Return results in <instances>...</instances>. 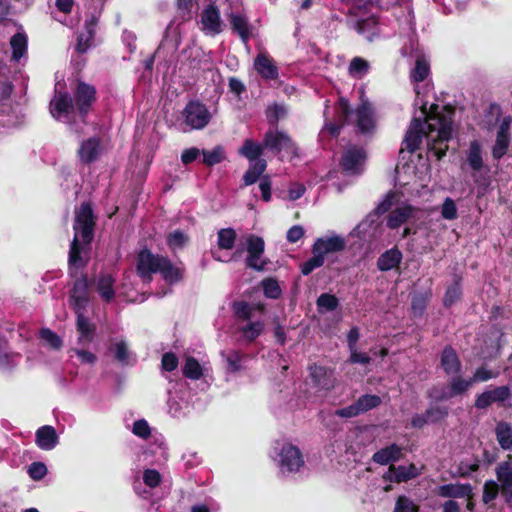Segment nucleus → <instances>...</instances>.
<instances>
[{
	"mask_svg": "<svg viewBox=\"0 0 512 512\" xmlns=\"http://www.w3.org/2000/svg\"><path fill=\"white\" fill-rule=\"evenodd\" d=\"M287 108L282 104H274L267 109V119L271 124H276L287 115Z\"/></svg>",
	"mask_w": 512,
	"mask_h": 512,
	"instance_id": "8fccbe9b",
	"label": "nucleus"
},
{
	"mask_svg": "<svg viewBox=\"0 0 512 512\" xmlns=\"http://www.w3.org/2000/svg\"><path fill=\"white\" fill-rule=\"evenodd\" d=\"M350 357L349 362L352 364H369L371 362V357L364 352H358L356 348L350 349Z\"/></svg>",
	"mask_w": 512,
	"mask_h": 512,
	"instance_id": "338daca9",
	"label": "nucleus"
},
{
	"mask_svg": "<svg viewBox=\"0 0 512 512\" xmlns=\"http://www.w3.org/2000/svg\"><path fill=\"white\" fill-rule=\"evenodd\" d=\"M114 279L111 275L103 274L97 280V291L101 298L107 302L114 298L115 292L113 289Z\"/></svg>",
	"mask_w": 512,
	"mask_h": 512,
	"instance_id": "72a5a7b5",
	"label": "nucleus"
},
{
	"mask_svg": "<svg viewBox=\"0 0 512 512\" xmlns=\"http://www.w3.org/2000/svg\"><path fill=\"white\" fill-rule=\"evenodd\" d=\"M35 442L42 450H52L58 444V435L54 427L45 425L36 431Z\"/></svg>",
	"mask_w": 512,
	"mask_h": 512,
	"instance_id": "b1692460",
	"label": "nucleus"
},
{
	"mask_svg": "<svg viewBox=\"0 0 512 512\" xmlns=\"http://www.w3.org/2000/svg\"><path fill=\"white\" fill-rule=\"evenodd\" d=\"M496 436L500 446L505 450H512V425L500 422L496 426Z\"/></svg>",
	"mask_w": 512,
	"mask_h": 512,
	"instance_id": "f704fd0d",
	"label": "nucleus"
},
{
	"mask_svg": "<svg viewBox=\"0 0 512 512\" xmlns=\"http://www.w3.org/2000/svg\"><path fill=\"white\" fill-rule=\"evenodd\" d=\"M96 100L93 86L80 82L75 90V106L81 115H85Z\"/></svg>",
	"mask_w": 512,
	"mask_h": 512,
	"instance_id": "dca6fc26",
	"label": "nucleus"
},
{
	"mask_svg": "<svg viewBox=\"0 0 512 512\" xmlns=\"http://www.w3.org/2000/svg\"><path fill=\"white\" fill-rule=\"evenodd\" d=\"M441 215L444 219L453 220L457 217V207L451 198H446L441 209Z\"/></svg>",
	"mask_w": 512,
	"mask_h": 512,
	"instance_id": "13d9d810",
	"label": "nucleus"
},
{
	"mask_svg": "<svg viewBox=\"0 0 512 512\" xmlns=\"http://www.w3.org/2000/svg\"><path fill=\"white\" fill-rule=\"evenodd\" d=\"M273 459L282 474L296 473L304 466L300 449L291 443L277 444L274 447Z\"/></svg>",
	"mask_w": 512,
	"mask_h": 512,
	"instance_id": "423d86ee",
	"label": "nucleus"
},
{
	"mask_svg": "<svg viewBox=\"0 0 512 512\" xmlns=\"http://www.w3.org/2000/svg\"><path fill=\"white\" fill-rule=\"evenodd\" d=\"M509 146V137L506 136H497L496 142L493 147V157L495 159H500L502 156H504L507 152Z\"/></svg>",
	"mask_w": 512,
	"mask_h": 512,
	"instance_id": "4d7b16f0",
	"label": "nucleus"
},
{
	"mask_svg": "<svg viewBox=\"0 0 512 512\" xmlns=\"http://www.w3.org/2000/svg\"><path fill=\"white\" fill-rule=\"evenodd\" d=\"M497 478L502 492L512 496V462H503L497 467Z\"/></svg>",
	"mask_w": 512,
	"mask_h": 512,
	"instance_id": "c85d7f7f",
	"label": "nucleus"
},
{
	"mask_svg": "<svg viewBox=\"0 0 512 512\" xmlns=\"http://www.w3.org/2000/svg\"><path fill=\"white\" fill-rule=\"evenodd\" d=\"M137 271L141 278L149 282L151 274L159 272L163 279L173 284L182 277V269L171 263L169 259L160 255H154L148 250H143L138 255Z\"/></svg>",
	"mask_w": 512,
	"mask_h": 512,
	"instance_id": "7ed1b4c3",
	"label": "nucleus"
},
{
	"mask_svg": "<svg viewBox=\"0 0 512 512\" xmlns=\"http://www.w3.org/2000/svg\"><path fill=\"white\" fill-rule=\"evenodd\" d=\"M336 111L340 123L350 122L354 116L356 126L363 133L370 132L375 126L374 112L368 101H362L357 110L352 111L348 101L341 98L337 103Z\"/></svg>",
	"mask_w": 512,
	"mask_h": 512,
	"instance_id": "39448f33",
	"label": "nucleus"
},
{
	"mask_svg": "<svg viewBox=\"0 0 512 512\" xmlns=\"http://www.w3.org/2000/svg\"><path fill=\"white\" fill-rule=\"evenodd\" d=\"M76 106L72 102V98L67 93L56 92L50 102V112L52 116L63 122H68L74 113Z\"/></svg>",
	"mask_w": 512,
	"mask_h": 512,
	"instance_id": "4468645a",
	"label": "nucleus"
},
{
	"mask_svg": "<svg viewBox=\"0 0 512 512\" xmlns=\"http://www.w3.org/2000/svg\"><path fill=\"white\" fill-rule=\"evenodd\" d=\"M77 314V330L80 333V342H90L94 333V327L89 320L83 315L82 311H75Z\"/></svg>",
	"mask_w": 512,
	"mask_h": 512,
	"instance_id": "c9c22d12",
	"label": "nucleus"
},
{
	"mask_svg": "<svg viewBox=\"0 0 512 512\" xmlns=\"http://www.w3.org/2000/svg\"><path fill=\"white\" fill-rule=\"evenodd\" d=\"M369 64L362 58H354L349 65V73L356 78L363 77L368 72Z\"/></svg>",
	"mask_w": 512,
	"mask_h": 512,
	"instance_id": "49530a36",
	"label": "nucleus"
},
{
	"mask_svg": "<svg viewBox=\"0 0 512 512\" xmlns=\"http://www.w3.org/2000/svg\"><path fill=\"white\" fill-rule=\"evenodd\" d=\"M28 39L24 32H18L12 36L10 46L13 61L19 62L27 54Z\"/></svg>",
	"mask_w": 512,
	"mask_h": 512,
	"instance_id": "7c9ffc66",
	"label": "nucleus"
},
{
	"mask_svg": "<svg viewBox=\"0 0 512 512\" xmlns=\"http://www.w3.org/2000/svg\"><path fill=\"white\" fill-rule=\"evenodd\" d=\"M510 398L511 390L508 386L492 387L475 396L474 406L479 410H486L493 404L503 406Z\"/></svg>",
	"mask_w": 512,
	"mask_h": 512,
	"instance_id": "1a4fd4ad",
	"label": "nucleus"
},
{
	"mask_svg": "<svg viewBox=\"0 0 512 512\" xmlns=\"http://www.w3.org/2000/svg\"><path fill=\"white\" fill-rule=\"evenodd\" d=\"M161 365L165 371L171 372L177 368L178 359L175 354L167 352L162 356Z\"/></svg>",
	"mask_w": 512,
	"mask_h": 512,
	"instance_id": "774afa93",
	"label": "nucleus"
},
{
	"mask_svg": "<svg viewBox=\"0 0 512 512\" xmlns=\"http://www.w3.org/2000/svg\"><path fill=\"white\" fill-rule=\"evenodd\" d=\"M40 338L53 349H60L62 346V340L50 329H42L40 331Z\"/></svg>",
	"mask_w": 512,
	"mask_h": 512,
	"instance_id": "3c124183",
	"label": "nucleus"
},
{
	"mask_svg": "<svg viewBox=\"0 0 512 512\" xmlns=\"http://www.w3.org/2000/svg\"><path fill=\"white\" fill-rule=\"evenodd\" d=\"M198 24L201 31L206 35L216 36L220 34L223 30V21L219 9L213 4L206 6L200 14Z\"/></svg>",
	"mask_w": 512,
	"mask_h": 512,
	"instance_id": "9b49d317",
	"label": "nucleus"
},
{
	"mask_svg": "<svg viewBox=\"0 0 512 512\" xmlns=\"http://www.w3.org/2000/svg\"><path fill=\"white\" fill-rule=\"evenodd\" d=\"M264 143L259 144L252 139H246L239 149V154L248 159L251 163L257 160H263L260 156L263 154Z\"/></svg>",
	"mask_w": 512,
	"mask_h": 512,
	"instance_id": "c756f323",
	"label": "nucleus"
},
{
	"mask_svg": "<svg viewBox=\"0 0 512 512\" xmlns=\"http://www.w3.org/2000/svg\"><path fill=\"white\" fill-rule=\"evenodd\" d=\"M236 240V232L232 228L220 229L217 233V249L212 251L213 258L217 261L228 262L240 255L241 251H237L232 257H226L222 254V250H231Z\"/></svg>",
	"mask_w": 512,
	"mask_h": 512,
	"instance_id": "2eb2a0df",
	"label": "nucleus"
},
{
	"mask_svg": "<svg viewBox=\"0 0 512 512\" xmlns=\"http://www.w3.org/2000/svg\"><path fill=\"white\" fill-rule=\"evenodd\" d=\"M344 247L345 242L343 238L340 236H328L318 238L313 245L312 252H317L325 258L327 254L341 251Z\"/></svg>",
	"mask_w": 512,
	"mask_h": 512,
	"instance_id": "412c9836",
	"label": "nucleus"
},
{
	"mask_svg": "<svg viewBox=\"0 0 512 512\" xmlns=\"http://www.w3.org/2000/svg\"><path fill=\"white\" fill-rule=\"evenodd\" d=\"M230 22L232 29L238 33L243 42H247L250 36V29L247 19L240 14H231Z\"/></svg>",
	"mask_w": 512,
	"mask_h": 512,
	"instance_id": "4c0bfd02",
	"label": "nucleus"
},
{
	"mask_svg": "<svg viewBox=\"0 0 512 512\" xmlns=\"http://www.w3.org/2000/svg\"><path fill=\"white\" fill-rule=\"evenodd\" d=\"M185 124L190 130L203 129L210 122L211 114L207 107L197 101L189 102L183 112Z\"/></svg>",
	"mask_w": 512,
	"mask_h": 512,
	"instance_id": "9d476101",
	"label": "nucleus"
},
{
	"mask_svg": "<svg viewBox=\"0 0 512 512\" xmlns=\"http://www.w3.org/2000/svg\"><path fill=\"white\" fill-rule=\"evenodd\" d=\"M430 73V64L424 54H419L416 57L415 66L411 71L410 77L414 82H421Z\"/></svg>",
	"mask_w": 512,
	"mask_h": 512,
	"instance_id": "473e14b6",
	"label": "nucleus"
},
{
	"mask_svg": "<svg viewBox=\"0 0 512 512\" xmlns=\"http://www.w3.org/2000/svg\"><path fill=\"white\" fill-rule=\"evenodd\" d=\"M394 512H419L418 507L407 497H399Z\"/></svg>",
	"mask_w": 512,
	"mask_h": 512,
	"instance_id": "052dcab7",
	"label": "nucleus"
},
{
	"mask_svg": "<svg viewBox=\"0 0 512 512\" xmlns=\"http://www.w3.org/2000/svg\"><path fill=\"white\" fill-rule=\"evenodd\" d=\"M109 351L113 353L115 359L122 365H132L135 362V357L129 350L127 341L123 338L112 339Z\"/></svg>",
	"mask_w": 512,
	"mask_h": 512,
	"instance_id": "4be33fe9",
	"label": "nucleus"
},
{
	"mask_svg": "<svg viewBox=\"0 0 512 512\" xmlns=\"http://www.w3.org/2000/svg\"><path fill=\"white\" fill-rule=\"evenodd\" d=\"M461 296V287L458 283L453 284L448 287L444 297L445 306H451L454 304Z\"/></svg>",
	"mask_w": 512,
	"mask_h": 512,
	"instance_id": "bf43d9fd",
	"label": "nucleus"
},
{
	"mask_svg": "<svg viewBox=\"0 0 512 512\" xmlns=\"http://www.w3.org/2000/svg\"><path fill=\"white\" fill-rule=\"evenodd\" d=\"M467 161L470 167L475 171H478L482 168L483 160L481 156V146L477 141L471 142Z\"/></svg>",
	"mask_w": 512,
	"mask_h": 512,
	"instance_id": "ea45409f",
	"label": "nucleus"
},
{
	"mask_svg": "<svg viewBox=\"0 0 512 512\" xmlns=\"http://www.w3.org/2000/svg\"><path fill=\"white\" fill-rule=\"evenodd\" d=\"M264 295L271 299H277L280 297L282 290L277 280L273 278H266L261 282Z\"/></svg>",
	"mask_w": 512,
	"mask_h": 512,
	"instance_id": "a18cd8bd",
	"label": "nucleus"
},
{
	"mask_svg": "<svg viewBox=\"0 0 512 512\" xmlns=\"http://www.w3.org/2000/svg\"><path fill=\"white\" fill-rule=\"evenodd\" d=\"M88 303V281L86 277L76 280L70 296V305L75 311H83Z\"/></svg>",
	"mask_w": 512,
	"mask_h": 512,
	"instance_id": "aec40b11",
	"label": "nucleus"
},
{
	"mask_svg": "<svg viewBox=\"0 0 512 512\" xmlns=\"http://www.w3.org/2000/svg\"><path fill=\"white\" fill-rule=\"evenodd\" d=\"M227 369L231 372L239 371L242 368L243 356L235 350L229 351L226 355Z\"/></svg>",
	"mask_w": 512,
	"mask_h": 512,
	"instance_id": "864d4df0",
	"label": "nucleus"
},
{
	"mask_svg": "<svg viewBox=\"0 0 512 512\" xmlns=\"http://www.w3.org/2000/svg\"><path fill=\"white\" fill-rule=\"evenodd\" d=\"M473 386L471 379L453 377L446 388H444L435 398L438 400H448L455 396L466 393Z\"/></svg>",
	"mask_w": 512,
	"mask_h": 512,
	"instance_id": "6ab92c4d",
	"label": "nucleus"
},
{
	"mask_svg": "<svg viewBox=\"0 0 512 512\" xmlns=\"http://www.w3.org/2000/svg\"><path fill=\"white\" fill-rule=\"evenodd\" d=\"M499 485L496 482H487L484 485V491H483V501L485 503H489L490 501L494 500L498 494Z\"/></svg>",
	"mask_w": 512,
	"mask_h": 512,
	"instance_id": "69168bd1",
	"label": "nucleus"
},
{
	"mask_svg": "<svg viewBox=\"0 0 512 512\" xmlns=\"http://www.w3.org/2000/svg\"><path fill=\"white\" fill-rule=\"evenodd\" d=\"M417 469L414 465L409 466H390L384 478L388 481H396L398 483L407 481L417 476Z\"/></svg>",
	"mask_w": 512,
	"mask_h": 512,
	"instance_id": "393cba45",
	"label": "nucleus"
},
{
	"mask_svg": "<svg viewBox=\"0 0 512 512\" xmlns=\"http://www.w3.org/2000/svg\"><path fill=\"white\" fill-rule=\"evenodd\" d=\"M461 366L455 350L451 347H446L441 355V367L445 373L448 375L457 374L460 372Z\"/></svg>",
	"mask_w": 512,
	"mask_h": 512,
	"instance_id": "bb28decb",
	"label": "nucleus"
},
{
	"mask_svg": "<svg viewBox=\"0 0 512 512\" xmlns=\"http://www.w3.org/2000/svg\"><path fill=\"white\" fill-rule=\"evenodd\" d=\"M19 358V354L8 353L6 342L0 339V368L8 369L13 367L17 364Z\"/></svg>",
	"mask_w": 512,
	"mask_h": 512,
	"instance_id": "a19ab883",
	"label": "nucleus"
},
{
	"mask_svg": "<svg viewBox=\"0 0 512 512\" xmlns=\"http://www.w3.org/2000/svg\"><path fill=\"white\" fill-rule=\"evenodd\" d=\"M402 260V253L398 248H391L385 251L377 260V267L380 271H389L398 267Z\"/></svg>",
	"mask_w": 512,
	"mask_h": 512,
	"instance_id": "a878e982",
	"label": "nucleus"
},
{
	"mask_svg": "<svg viewBox=\"0 0 512 512\" xmlns=\"http://www.w3.org/2000/svg\"><path fill=\"white\" fill-rule=\"evenodd\" d=\"M316 304L321 313L334 311L339 305V300L335 295L323 293L318 297Z\"/></svg>",
	"mask_w": 512,
	"mask_h": 512,
	"instance_id": "37998d69",
	"label": "nucleus"
},
{
	"mask_svg": "<svg viewBox=\"0 0 512 512\" xmlns=\"http://www.w3.org/2000/svg\"><path fill=\"white\" fill-rule=\"evenodd\" d=\"M266 167V160H257L256 162L251 163L249 169L243 176L245 185L248 186L254 184L265 171Z\"/></svg>",
	"mask_w": 512,
	"mask_h": 512,
	"instance_id": "e433bc0d",
	"label": "nucleus"
},
{
	"mask_svg": "<svg viewBox=\"0 0 512 512\" xmlns=\"http://www.w3.org/2000/svg\"><path fill=\"white\" fill-rule=\"evenodd\" d=\"M234 310L238 318L245 321V323L240 324L238 328L242 336L248 341H253L261 334L264 328L261 321H249L254 308L245 302H237L234 304Z\"/></svg>",
	"mask_w": 512,
	"mask_h": 512,
	"instance_id": "0eeeda50",
	"label": "nucleus"
},
{
	"mask_svg": "<svg viewBox=\"0 0 512 512\" xmlns=\"http://www.w3.org/2000/svg\"><path fill=\"white\" fill-rule=\"evenodd\" d=\"M28 474L33 480H41L47 474V467L42 462H34L29 466Z\"/></svg>",
	"mask_w": 512,
	"mask_h": 512,
	"instance_id": "680f3d73",
	"label": "nucleus"
},
{
	"mask_svg": "<svg viewBox=\"0 0 512 512\" xmlns=\"http://www.w3.org/2000/svg\"><path fill=\"white\" fill-rule=\"evenodd\" d=\"M204 368L193 357H187L185 364L182 368L183 374L192 380H198L203 376Z\"/></svg>",
	"mask_w": 512,
	"mask_h": 512,
	"instance_id": "58836bf2",
	"label": "nucleus"
},
{
	"mask_svg": "<svg viewBox=\"0 0 512 512\" xmlns=\"http://www.w3.org/2000/svg\"><path fill=\"white\" fill-rule=\"evenodd\" d=\"M435 493L444 498H470L472 488L469 484L450 483L436 488Z\"/></svg>",
	"mask_w": 512,
	"mask_h": 512,
	"instance_id": "5701e85b",
	"label": "nucleus"
},
{
	"mask_svg": "<svg viewBox=\"0 0 512 512\" xmlns=\"http://www.w3.org/2000/svg\"><path fill=\"white\" fill-rule=\"evenodd\" d=\"M94 218L93 211L88 203H83L76 211L74 231L75 235L69 251L70 273L74 276V270L84 265V260L80 257L79 240L89 244L93 239Z\"/></svg>",
	"mask_w": 512,
	"mask_h": 512,
	"instance_id": "f03ea898",
	"label": "nucleus"
},
{
	"mask_svg": "<svg viewBox=\"0 0 512 512\" xmlns=\"http://www.w3.org/2000/svg\"><path fill=\"white\" fill-rule=\"evenodd\" d=\"M366 159L365 151L359 147H350L342 155L341 167L346 175H358L363 171Z\"/></svg>",
	"mask_w": 512,
	"mask_h": 512,
	"instance_id": "ddd939ff",
	"label": "nucleus"
},
{
	"mask_svg": "<svg viewBox=\"0 0 512 512\" xmlns=\"http://www.w3.org/2000/svg\"><path fill=\"white\" fill-rule=\"evenodd\" d=\"M311 385L320 391H329L335 386L334 371L326 366L313 364L308 367Z\"/></svg>",
	"mask_w": 512,
	"mask_h": 512,
	"instance_id": "f8f14e48",
	"label": "nucleus"
},
{
	"mask_svg": "<svg viewBox=\"0 0 512 512\" xmlns=\"http://www.w3.org/2000/svg\"><path fill=\"white\" fill-rule=\"evenodd\" d=\"M187 240V236L182 231L176 230L169 234L167 244L172 250H177L182 248L186 244Z\"/></svg>",
	"mask_w": 512,
	"mask_h": 512,
	"instance_id": "603ef678",
	"label": "nucleus"
},
{
	"mask_svg": "<svg viewBox=\"0 0 512 512\" xmlns=\"http://www.w3.org/2000/svg\"><path fill=\"white\" fill-rule=\"evenodd\" d=\"M94 33V22L86 23V31L81 33L77 38L76 49L80 53H84L90 47V43Z\"/></svg>",
	"mask_w": 512,
	"mask_h": 512,
	"instance_id": "79ce46f5",
	"label": "nucleus"
},
{
	"mask_svg": "<svg viewBox=\"0 0 512 512\" xmlns=\"http://www.w3.org/2000/svg\"><path fill=\"white\" fill-rule=\"evenodd\" d=\"M425 412L429 423H435L447 417L448 408L443 406H433L428 408Z\"/></svg>",
	"mask_w": 512,
	"mask_h": 512,
	"instance_id": "5fc2aeb1",
	"label": "nucleus"
},
{
	"mask_svg": "<svg viewBox=\"0 0 512 512\" xmlns=\"http://www.w3.org/2000/svg\"><path fill=\"white\" fill-rule=\"evenodd\" d=\"M312 253L313 256L301 265V272L304 275L310 274L313 270L324 264L325 258L321 254L317 252Z\"/></svg>",
	"mask_w": 512,
	"mask_h": 512,
	"instance_id": "09e8293b",
	"label": "nucleus"
},
{
	"mask_svg": "<svg viewBox=\"0 0 512 512\" xmlns=\"http://www.w3.org/2000/svg\"><path fill=\"white\" fill-rule=\"evenodd\" d=\"M358 410L361 413L367 412L381 404V398L377 395L366 394L356 401Z\"/></svg>",
	"mask_w": 512,
	"mask_h": 512,
	"instance_id": "c03bdc74",
	"label": "nucleus"
},
{
	"mask_svg": "<svg viewBox=\"0 0 512 512\" xmlns=\"http://www.w3.org/2000/svg\"><path fill=\"white\" fill-rule=\"evenodd\" d=\"M203 163L213 166L220 163L224 158V151L221 147H215L212 150H202Z\"/></svg>",
	"mask_w": 512,
	"mask_h": 512,
	"instance_id": "de8ad7c7",
	"label": "nucleus"
},
{
	"mask_svg": "<svg viewBox=\"0 0 512 512\" xmlns=\"http://www.w3.org/2000/svg\"><path fill=\"white\" fill-rule=\"evenodd\" d=\"M247 251L248 254H263L264 241L261 237L250 235L247 238Z\"/></svg>",
	"mask_w": 512,
	"mask_h": 512,
	"instance_id": "6e6d98bb",
	"label": "nucleus"
},
{
	"mask_svg": "<svg viewBox=\"0 0 512 512\" xmlns=\"http://www.w3.org/2000/svg\"><path fill=\"white\" fill-rule=\"evenodd\" d=\"M415 93L416 105L420 106L425 121L421 122L415 118L411 122L404 140L405 147L408 151L414 152L425 138L428 149L440 159L448 149L447 142L452 135L454 110L451 107H444L441 112H437V105H432L428 110L427 103L420 99L418 86L415 87Z\"/></svg>",
	"mask_w": 512,
	"mask_h": 512,
	"instance_id": "f257e3e1",
	"label": "nucleus"
},
{
	"mask_svg": "<svg viewBox=\"0 0 512 512\" xmlns=\"http://www.w3.org/2000/svg\"><path fill=\"white\" fill-rule=\"evenodd\" d=\"M264 147L277 154L294 157L297 155V147L291 138L284 132L270 129L264 134Z\"/></svg>",
	"mask_w": 512,
	"mask_h": 512,
	"instance_id": "6e6552de",
	"label": "nucleus"
},
{
	"mask_svg": "<svg viewBox=\"0 0 512 512\" xmlns=\"http://www.w3.org/2000/svg\"><path fill=\"white\" fill-rule=\"evenodd\" d=\"M144 483L151 487H157L161 481L160 473L155 469H147L144 471L143 475Z\"/></svg>",
	"mask_w": 512,
	"mask_h": 512,
	"instance_id": "e2e57ef3",
	"label": "nucleus"
},
{
	"mask_svg": "<svg viewBox=\"0 0 512 512\" xmlns=\"http://www.w3.org/2000/svg\"><path fill=\"white\" fill-rule=\"evenodd\" d=\"M132 431L136 436H139L144 439L147 438L151 433V429L147 421H145L144 419L135 421L133 424Z\"/></svg>",
	"mask_w": 512,
	"mask_h": 512,
	"instance_id": "0e129e2a",
	"label": "nucleus"
},
{
	"mask_svg": "<svg viewBox=\"0 0 512 512\" xmlns=\"http://www.w3.org/2000/svg\"><path fill=\"white\" fill-rule=\"evenodd\" d=\"M102 153L100 140L96 137L81 142L78 149V157L81 163L90 164L98 159Z\"/></svg>",
	"mask_w": 512,
	"mask_h": 512,
	"instance_id": "a211bd4d",
	"label": "nucleus"
},
{
	"mask_svg": "<svg viewBox=\"0 0 512 512\" xmlns=\"http://www.w3.org/2000/svg\"><path fill=\"white\" fill-rule=\"evenodd\" d=\"M398 200L397 193L389 192L376 207L377 214L389 212L386 217V226L393 230L406 224L415 213V208L407 203L397 205Z\"/></svg>",
	"mask_w": 512,
	"mask_h": 512,
	"instance_id": "20e7f679",
	"label": "nucleus"
},
{
	"mask_svg": "<svg viewBox=\"0 0 512 512\" xmlns=\"http://www.w3.org/2000/svg\"><path fill=\"white\" fill-rule=\"evenodd\" d=\"M354 28L368 41H372L379 33L378 21L374 16L357 20L354 24Z\"/></svg>",
	"mask_w": 512,
	"mask_h": 512,
	"instance_id": "cd10ccee",
	"label": "nucleus"
},
{
	"mask_svg": "<svg viewBox=\"0 0 512 512\" xmlns=\"http://www.w3.org/2000/svg\"><path fill=\"white\" fill-rule=\"evenodd\" d=\"M401 456V448L396 444H392L380 449L373 455L374 462L386 465L390 462L397 461Z\"/></svg>",
	"mask_w": 512,
	"mask_h": 512,
	"instance_id": "2f4dec72",
	"label": "nucleus"
},
{
	"mask_svg": "<svg viewBox=\"0 0 512 512\" xmlns=\"http://www.w3.org/2000/svg\"><path fill=\"white\" fill-rule=\"evenodd\" d=\"M254 68L265 80H276L279 76L274 59L266 52H260L254 60Z\"/></svg>",
	"mask_w": 512,
	"mask_h": 512,
	"instance_id": "f3484780",
	"label": "nucleus"
}]
</instances>
